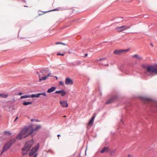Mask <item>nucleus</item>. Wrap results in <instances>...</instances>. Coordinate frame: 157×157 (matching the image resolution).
<instances>
[{
	"label": "nucleus",
	"instance_id": "obj_1",
	"mask_svg": "<svg viewBox=\"0 0 157 157\" xmlns=\"http://www.w3.org/2000/svg\"><path fill=\"white\" fill-rule=\"evenodd\" d=\"M141 67L143 68H145L146 69L144 71V73L147 74L149 73L150 75L148 76L151 77L154 76L153 73L157 75V63H154V65L151 64L147 65L143 64L141 65Z\"/></svg>",
	"mask_w": 157,
	"mask_h": 157
},
{
	"label": "nucleus",
	"instance_id": "obj_2",
	"mask_svg": "<svg viewBox=\"0 0 157 157\" xmlns=\"http://www.w3.org/2000/svg\"><path fill=\"white\" fill-rule=\"evenodd\" d=\"M138 98L143 101L151 102L149 106L150 110L153 112H157V103H154L152 99L143 96H139Z\"/></svg>",
	"mask_w": 157,
	"mask_h": 157
},
{
	"label": "nucleus",
	"instance_id": "obj_3",
	"mask_svg": "<svg viewBox=\"0 0 157 157\" xmlns=\"http://www.w3.org/2000/svg\"><path fill=\"white\" fill-rule=\"evenodd\" d=\"M32 128H33V124H30L23 128L17 135L16 139L19 140H21L24 134H25L28 131H29L30 128L31 129Z\"/></svg>",
	"mask_w": 157,
	"mask_h": 157
},
{
	"label": "nucleus",
	"instance_id": "obj_4",
	"mask_svg": "<svg viewBox=\"0 0 157 157\" xmlns=\"http://www.w3.org/2000/svg\"><path fill=\"white\" fill-rule=\"evenodd\" d=\"M16 141V140L14 138L10 139L8 142H6L4 145L1 151V155L5 151H7L10 147Z\"/></svg>",
	"mask_w": 157,
	"mask_h": 157
},
{
	"label": "nucleus",
	"instance_id": "obj_5",
	"mask_svg": "<svg viewBox=\"0 0 157 157\" xmlns=\"http://www.w3.org/2000/svg\"><path fill=\"white\" fill-rule=\"evenodd\" d=\"M34 141L33 139L26 141L23 147V150H26L29 151L30 150L31 147L33 145Z\"/></svg>",
	"mask_w": 157,
	"mask_h": 157
},
{
	"label": "nucleus",
	"instance_id": "obj_6",
	"mask_svg": "<svg viewBox=\"0 0 157 157\" xmlns=\"http://www.w3.org/2000/svg\"><path fill=\"white\" fill-rule=\"evenodd\" d=\"M40 147V144L39 143H38L37 144L33 147L29 153V156H33L34 153L37 152L38 151Z\"/></svg>",
	"mask_w": 157,
	"mask_h": 157
},
{
	"label": "nucleus",
	"instance_id": "obj_7",
	"mask_svg": "<svg viewBox=\"0 0 157 157\" xmlns=\"http://www.w3.org/2000/svg\"><path fill=\"white\" fill-rule=\"evenodd\" d=\"M119 97L117 95H115L112 96L105 103V105L110 104L114 102Z\"/></svg>",
	"mask_w": 157,
	"mask_h": 157
},
{
	"label": "nucleus",
	"instance_id": "obj_8",
	"mask_svg": "<svg viewBox=\"0 0 157 157\" xmlns=\"http://www.w3.org/2000/svg\"><path fill=\"white\" fill-rule=\"evenodd\" d=\"M65 82V84L67 85H73V80L69 77H67L66 78Z\"/></svg>",
	"mask_w": 157,
	"mask_h": 157
},
{
	"label": "nucleus",
	"instance_id": "obj_9",
	"mask_svg": "<svg viewBox=\"0 0 157 157\" xmlns=\"http://www.w3.org/2000/svg\"><path fill=\"white\" fill-rule=\"evenodd\" d=\"M55 93L57 94H60L62 96H64L67 94L66 92L64 90H56L55 92Z\"/></svg>",
	"mask_w": 157,
	"mask_h": 157
},
{
	"label": "nucleus",
	"instance_id": "obj_10",
	"mask_svg": "<svg viewBox=\"0 0 157 157\" xmlns=\"http://www.w3.org/2000/svg\"><path fill=\"white\" fill-rule=\"evenodd\" d=\"M110 149L108 147H104L103 148L102 150L101 151L100 153H103L105 152L108 153L110 152Z\"/></svg>",
	"mask_w": 157,
	"mask_h": 157
},
{
	"label": "nucleus",
	"instance_id": "obj_11",
	"mask_svg": "<svg viewBox=\"0 0 157 157\" xmlns=\"http://www.w3.org/2000/svg\"><path fill=\"white\" fill-rule=\"evenodd\" d=\"M60 105L63 107L67 108L68 106L67 101H60Z\"/></svg>",
	"mask_w": 157,
	"mask_h": 157
},
{
	"label": "nucleus",
	"instance_id": "obj_12",
	"mask_svg": "<svg viewBox=\"0 0 157 157\" xmlns=\"http://www.w3.org/2000/svg\"><path fill=\"white\" fill-rule=\"evenodd\" d=\"M113 53L117 55H120L123 54L122 49H116L113 51Z\"/></svg>",
	"mask_w": 157,
	"mask_h": 157
},
{
	"label": "nucleus",
	"instance_id": "obj_13",
	"mask_svg": "<svg viewBox=\"0 0 157 157\" xmlns=\"http://www.w3.org/2000/svg\"><path fill=\"white\" fill-rule=\"evenodd\" d=\"M56 87L55 86H52L48 89L47 92L48 93H51L54 91L56 90Z\"/></svg>",
	"mask_w": 157,
	"mask_h": 157
},
{
	"label": "nucleus",
	"instance_id": "obj_14",
	"mask_svg": "<svg viewBox=\"0 0 157 157\" xmlns=\"http://www.w3.org/2000/svg\"><path fill=\"white\" fill-rule=\"evenodd\" d=\"M95 115L93 116L90 120L89 121L88 124L90 125H91V126L93 125V122L94 120V119L95 117Z\"/></svg>",
	"mask_w": 157,
	"mask_h": 157
},
{
	"label": "nucleus",
	"instance_id": "obj_15",
	"mask_svg": "<svg viewBox=\"0 0 157 157\" xmlns=\"http://www.w3.org/2000/svg\"><path fill=\"white\" fill-rule=\"evenodd\" d=\"M40 71L41 73H46L47 72L50 71L49 70L47 69V68H42L41 70H40Z\"/></svg>",
	"mask_w": 157,
	"mask_h": 157
},
{
	"label": "nucleus",
	"instance_id": "obj_16",
	"mask_svg": "<svg viewBox=\"0 0 157 157\" xmlns=\"http://www.w3.org/2000/svg\"><path fill=\"white\" fill-rule=\"evenodd\" d=\"M4 135L10 136L11 137H12L13 136V135H12V133L11 132L8 131H4Z\"/></svg>",
	"mask_w": 157,
	"mask_h": 157
},
{
	"label": "nucleus",
	"instance_id": "obj_17",
	"mask_svg": "<svg viewBox=\"0 0 157 157\" xmlns=\"http://www.w3.org/2000/svg\"><path fill=\"white\" fill-rule=\"evenodd\" d=\"M123 27L122 26L118 27L116 28L115 29L118 32H120L124 31L123 29Z\"/></svg>",
	"mask_w": 157,
	"mask_h": 157
},
{
	"label": "nucleus",
	"instance_id": "obj_18",
	"mask_svg": "<svg viewBox=\"0 0 157 157\" xmlns=\"http://www.w3.org/2000/svg\"><path fill=\"white\" fill-rule=\"evenodd\" d=\"M33 102L31 101H23L22 103L23 105L24 106H27L29 105H31Z\"/></svg>",
	"mask_w": 157,
	"mask_h": 157
},
{
	"label": "nucleus",
	"instance_id": "obj_19",
	"mask_svg": "<svg viewBox=\"0 0 157 157\" xmlns=\"http://www.w3.org/2000/svg\"><path fill=\"white\" fill-rule=\"evenodd\" d=\"M38 94L39 98H42L43 97V96L44 97H46L47 96L45 92L38 93Z\"/></svg>",
	"mask_w": 157,
	"mask_h": 157
},
{
	"label": "nucleus",
	"instance_id": "obj_20",
	"mask_svg": "<svg viewBox=\"0 0 157 157\" xmlns=\"http://www.w3.org/2000/svg\"><path fill=\"white\" fill-rule=\"evenodd\" d=\"M8 96L7 94H5L4 93L0 94V97L2 98H6Z\"/></svg>",
	"mask_w": 157,
	"mask_h": 157
},
{
	"label": "nucleus",
	"instance_id": "obj_21",
	"mask_svg": "<svg viewBox=\"0 0 157 157\" xmlns=\"http://www.w3.org/2000/svg\"><path fill=\"white\" fill-rule=\"evenodd\" d=\"M31 134L28 131L27 132H26L25 134H24V135L22 136V138H27L28 136H30V134Z\"/></svg>",
	"mask_w": 157,
	"mask_h": 157
},
{
	"label": "nucleus",
	"instance_id": "obj_22",
	"mask_svg": "<svg viewBox=\"0 0 157 157\" xmlns=\"http://www.w3.org/2000/svg\"><path fill=\"white\" fill-rule=\"evenodd\" d=\"M132 25H122V26L123 27V29L124 30H126L128 29H129L130 28L131 26Z\"/></svg>",
	"mask_w": 157,
	"mask_h": 157
},
{
	"label": "nucleus",
	"instance_id": "obj_23",
	"mask_svg": "<svg viewBox=\"0 0 157 157\" xmlns=\"http://www.w3.org/2000/svg\"><path fill=\"white\" fill-rule=\"evenodd\" d=\"M39 82H41L42 80H44V81L47 78L46 76H45L44 77H42L41 78L40 77H40H39Z\"/></svg>",
	"mask_w": 157,
	"mask_h": 157
},
{
	"label": "nucleus",
	"instance_id": "obj_24",
	"mask_svg": "<svg viewBox=\"0 0 157 157\" xmlns=\"http://www.w3.org/2000/svg\"><path fill=\"white\" fill-rule=\"evenodd\" d=\"M133 58H137L139 60H140L141 59V58L137 54H135L133 55L132 56Z\"/></svg>",
	"mask_w": 157,
	"mask_h": 157
},
{
	"label": "nucleus",
	"instance_id": "obj_25",
	"mask_svg": "<svg viewBox=\"0 0 157 157\" xmlns=\"http://www.w3.org/2000/svg\"><path fill=\"white\" fill-rule=\"evenodd\" d=\"M23 147L21 149L22 154L23 155H25L27 154L28 151H26V150H23Z\"/></svg>",
	"mask_w": 157,
	"mask_h": 157
},
{
	"label": "nucleus",
	"instance_id": "obj_26",
	"mask_svg": "<svg viewBox=\"0 0 157 157\" xmlns=\"http://www.w3.org/2000/svg\"><path fill=\"white\" fill-rule=\"evenodd\" d=\"M116 149H113L112 150H111L110 152V155H113L116 152Z\"/></svg>",
	"mask_w": 157,
	"mask_h": 157
},
{
	"label": "nucleus",
	"instance_id": "obj_27",
	"mask_svg": "<svg viewBox=\"0 0 157 157\" xmlns=\"http://www.w3.org/2000/svg\"><path fill=\"white\" fill-rule=\"evenodd\" d=\"M36 130L35 129V128H32L30 130H29V132L31 134H32V133H33V132H35L36 131Z\"/></svg>",
	"mask_w": 157,
	"mask_h": 157
},
{
	"label": "nucleus",
	"instance_id": "obj_28",
	"mask_svg": "<svg viewBox=\"0 0 157 157\" xmlns=\"http://www.w3.org/2000/svg\"><path fill=\"white\" fill-rule=\"evenodd\" d=\"M68 64L69 65L73 67H75L76 66V63L75 62H69L68 63Z\"/></svg>",
	"mask_w": 157,
	"mask_h": 157
},
{
	"label": "nucleus",
	"instance_id": "obj_29",
	"mask_svg": "<svg viewBox=\"0 0 157 157\" xmlns=\"http://www.w3.org/2000/svg\"><path fill=\"white\" fill-rule=\"evenodd\" d=\"M28 98V95L27 94H26V95H24L21 96L20 97V99H24V98Z\"/></svg>",
	"mask_w": 157,
	"mask_h": 157
},
{
	"label": "nucleus",
	"instance_id": "obj_30",
	"mask_svg": "<svg viewBox=\"0 0 157 157\" xmlns=\"http://www.w3.org/2000/svg\"><path fill=\"white\" fill-rule=\"evenodd\" d=\"M41 126L40 125H37L35 128L36 131L38 130L39 129L41 128Z\"/></svg>",
	"mask_w": 157,
	"mask_h": 157
},
{
	"label": "nucleus",
	"instance_id": "obj_31",
	"mask_svg": "<svg viewBox=\"0 0 157 157\" xmlns=\"http://www.w3.org/2000/svg\"><path fill=\"white\" fill-rule=\"evenodd\" d=\"M129 50L130 49L129 48H128L126 49H122L123 54H124L126 52H128Z\"/></svg>",
	"mask_w": 157,
	"mask_h": 157
},
{
	"label": "nucleus",
	"instance_id": "obj_32",
	"mask_svg": "<svg viewBox=\"0 0 157 157\" xmlns=\"http://www.w3.org/2000/svg\"><path fill=\"white\" fill-rule=\"evenodd\" d=\"M33 98H39L38 96V93L36 94H33Z\"/></svg>",
	"mask_w": 157,
	"mask_h": 157
},
{
	"label": "nucleus",
	"instance_id": "obj_33",
	"mask_svg": "<svg viewBox=\"0 0 157 157\" xmlns=\"http://www.w3.org/2000/svg\"><path fill=\"white\" fill-rule=\"evenodd\" d=\"M56 45L59 44H63V45H66V44L64 43H63V42H56Z\"/></svg>",
	"mask_w": 157,
	"mask_h": 157
},
{
	"label": "nucleus",
	"instance_id": "obj_34",
	"mask_svg": "<svg viewBox=\"0 0 157 157\" xmlns=\"http://www.w3.org/2000/svg\"><path fill=\"white\" fill-rule=\"evenodd\" d=\"M51 11H52V10H48V11H42V12L43 13H39V16H40V15H43V14H44V13H48V12H51Z\"/></svg>",
	"mask_w": 157,
	"mask_h": 157
},
{
	"label": "nucleus",
	"instance_id": "obj_35",
	"mask_svg": "<svg viewBox=\"0 0 157 157\" xmlns=\"http://www.w3.org/2000/svg\"><path fill=\"white\" fill-rule=\"evenodd\" d=\"M73 52V50L71 49H69L68 52H67V53L69 54H72Z\"/></svg>",
	"mask_w": 157,
	"mask_h": 157
},
{
	"label": "nucleus",
	"instance_id": "obj_36",
	"mask_svg": "<svg viewBox=\"0 0 157 157\" xmlns=\"http://www.w3.org/2000/svg\"><path fill=\"white\" fill-rule=\"evenodd\" d=\"M64 53H61L60 52H58L57 54V56H64Z\"/></svg>",
	"mask_w": 157,
	"mask_h": 157
},
{
	"label": "nucleus",
	"instance_id": "obj_37",
	"mask_svg": "<svg viewBox=\"0 0 157 157\" xmlns=\"http://www.w3.org/2000/svg\"><path fill=\"white\" fill-rule=\"evenodd\" d=\"M59 84L62 86H64V84L63 82L61 81L59 82Z\"/></svg>",
	"mask_w": 157,
	"mask_h": 157
},
{
	"label": "nucleus",
	"instance_id": "obj_38",
	"mask_svg": "<svg viewBox=\"0 0 157 157\" xmlns=\"http://www.w3.org/2000/svg\"><path fill=\"white\" fill-rule=\"evenodd\" d=\"M76 63V66H78L81 64V62L80 61H78L77 62V61H76L75 62Z\"/></svg>",
	"mask_w": 157,
	"mask_h": 157
},
{
	"label": "nucleus",
	"instance_id": "obj_39",
	"mask_svg": "<svg viewBox=\"0 0 157 157\" xmlns=\"http://www.w3.org/2000/svg\"><path fill=\"white\" fill-rule=\"evenodd\" d=\"M36 134V133L33 132V133H32V134H30V136L31 137H34Z\"/></svg>",
	"mask_w": 157,
	"mask_h": 157
},
{
	"label": "nucleus",
	"instance_id": "obj_40",
	"mask_svg": "<svg viewBox=\"0 0 157 157\" xmlns=\"http://www.w3.org/2000/svg\"><path fill=\"white\" fill-rule=\"evenodd\" d=\"M23 93L21 92H19L17 93L16 94L17 95H21L23 94Z\"/></svg>",
	"mask_w": 157,
	"mask_h": 157
},
{
	"label": "nucleus",
	"instance_id": "obj_41",
	"mask_svg": "<svg viewBox=\"0 0 157 157\" xmlns=\"http://www.w3.org/2000/svg\"><path fill=\"white\" fill-rule=\"evenodd\" d=\"M28 98H33V94L30 95H28Z\"/></svg>",
	"mask_w": 157,
	"mask_h": 157
},
{
	"label": "nucleus",
	"instance_id": "obj_42",
	"mask_svg": "<svg viewBox=\"0 0 157 157\" xmlns=\"http://www.w3.org/2000/svg\"><path fill=\"white\" fill-rule=\"evenodd\" d=\"M106 59L105 58H100V59H99L98 60V61H102L103 60H105Z\"/></svg>",
	"mask_w": 157,
	"mask_h": 157
},
{
	"label": "nucleus",
	"instance_id": "obj_43",
	"mask_svg": "<svg viewBox=\"0 0 157 157\" xmlns=\"http://www.w3.org/2000/svg\"><path fill=\"white\" fill-rule=\"evenodd\" d=\"M38 155V153L37 152H36L35 153H34V155H33V157H37V155Z\"/></svg>",
	"mask_w": 157,
	"mask_h": 157
},
{
	"label": "nucleus",
	"instance_id": "obj_44",
	"mask_svg": "<svg viewBox=\"0 0 157 157\" xmlns=\"http://www.w3.org/2000/svg\"><path fill=\"white\" fill-rule=\"evenodd\" d=\"M50 72L48 74H47V75H45L46 76V77L47 78L48 77H49V76H50V75L51 74V73L50 72V71H49Z\"/></svg>",
	"mask_w": 157,
	"mask_h": 157
},
{
	"label": "nucleus",
	"instance_id": "obj_45",
	"mask_svg": "<svg viewBox=\"0 0 157 157\" xmlns=\"http://www.w3.org/2000/svg\"><path fill=\"white\" fill-rule=\"evenodd\" d=\"M2 144V141L1 140V139L0 138V147L1 146Z\"/></svg>",
	"mask_w": 157,
	"mask_h": 157
},
{
	"label": "nucleus",
	"instance_id": "obj_46",
	"mask_svg": "<svg viewBox=\"0 0 157 157\" xmlns=\"http://www.w3.org/2000/svg\"><path fill=\"white\" fill-rule=\"evenodd\" d=\"M36 73L38 75H39V77H40V75L39 74V72L38 71H36Z\"/></svg>",
	"mask_w": 157,
	"mask_h": 157
},
{
	"label": "nucleus",
	"instance_id": "obj_47",
	"mask_svg": "<svg viewBox=\"0 0 157 157\" xmlns=\"http://www.w3.org/2000/svg\"><path fill=\"white\" fill-rule=\"evenodd\" d=\"M52 10V11H58V10H59L57 8H56V9H53V10Z\"/></svg>",
	"mask_w": 157,
	"mask_h": 157
},
{
	"label": "nucleus",
	"instance_id": "obj_48",
	"mask_svg": "<svg viewBox=\"0 0 157 157\" xmlns=\"http://www.w3.org/2000/svg\"><path fill=\"white\" fill-rule=\"evenodd\" d=\"M88 54L87 53H86L84 55V56H83V57H86L88 56Z\"/></svg>",
	"mask_w": 157,
	"mask_h": 157
},
{
	"label": "nucleus",
	"instance_id": "obj_49",
	"mask_svg": "<svg viewBox=\"0 0 157 157\" xmlns=\"http://www.w3.org/2000/svg\"><path fill=\"white\" fill-rule=\"evenodd\" d=\"M18 117H17V116L16 117L15 119L14 120V122H15V121H16V120H17L18 119Z\"/></svg>",
	"mask_w": 157,
	"mask_h": 157
},
{
	"label": "nucleus",
	"instance_id": "obj_50",
	"mask_svg": "<svg viewBox=\"0 0 157 157\" xmlns=\"http://www.w3.org/2000/svg\"><path fill=\"white\" fill-rule=\"evenodd\" d=\"M35 120V119H32L31 120V122H33Z\"/></svg>",
	"mask_w": 157,
	"mask_h": 157
},
{
	"label": "nucleus",
	"instance_id": "obj_51",
	"mask_svg": "<svg viewBox=\"0 0 157 157\" xmlns=\"http://www.w3.org/2000/svg\"><path fill=\"white\" fill-rule=\"evenodd\" d=\"M61 135L60 134H58L57 135V136L58 137V139H59V137Z\"/></svg>",
	"mask_w": 157,
	"mask_h": 157
},
{
	"label": "nucleus",
	"instance_id": "obj_52",
	"mask_svg": "<svg viewBox=\"0 0 157 157\" xmlns=\"http://www.w3.org/2000/svg\"><path fill=\"white\" fill-rule=\"evenodd\" d=\"M150 45H151V46H152V47H153V44H152V43H151L150 44Z\"/></svg>",
	"mask_w": 157,
	"mask_h": 157
},
{
	"label": "nucleus",
	"instance_id": "obj_53",
	"mask_svg": "<svg viewBox=\"0 0 157 157\" xmlns=\"http://www.w3.org/2000/svg\"><path fill=\"white\" fill-rule=\"evenodd\" d=\"M36 122H40V121L38 119H36L35 120Z\"/></svg>",
	"mask_w": 157,
	"mask_h": 157
},
{
	"label": "nucleus",
	"instance_id": "obj_54",
	"mask_svg": "<svg viewBox=\"0 0 157 157\" xmlns=\"http://www.w3.org/2000/svg\"><path fill=\"white\" fill-rule=\"evenodd\" d=\"M121 121L122 122V123L123 124H124V122L122 121V119H121Z\"/></svg>",
	"mask_w": 157,
	"mask_h": 157
},
{
	"label": "nucleus",
	"instance_id": "obj_55",
	"mask_svg": "<svg viewBox=\"0 0 157 157\" xmlns=\"http://www.w3.org/2000/svg\"><path fill=\"white\" fill-rule=\"evenodd\" d=\"M102 64L104 65H108V64H103L102 63H101Z\"/></svg>",
	"mask_w": 157,
	"mask_h": 157
},
{
	"label": "nucleus",
	"instance_id": "obj_56",
	"mask_svg": "<svg viewBox=\"0 0 157 157\" xmlns=\"http://www.w3.org/2000/svg\"><path fill=\"white\" fill-rule=\"evenodd\" d=\"M111 133L112 134H114L115 133L111 132Z\"/></svg>",
	"mask_w": 157,
	"mask_h": 157
},
{
	"label": "nucleus",
	"instance_id": "obj_57",
	"mask_svg": "<svg viewBox=\"0 0 157 157\" xmlns=\"http://www.w3.org/2000/svg\"><path fill=\"white\" fill-rule=\"evenodd\" d=\"M100 94L101 95H102V93L101 92H100Z\"/></svg>",
	"mask_w": 157,
	"mask_h": 157
},
{
	"label": "nucleus",
	"instance_id": "obj_58",
	"mask_svg": "<svg viewBox=\"0 0 157 157\" xmlns=\"http://www.w3.org/2000/svg\"><path fill=\"white\" fill-rule=\"evenodd\" d=\"M23 1H24V2L25 3H26V1H25V0H23Z\"/></svg>",
	"mask_w": 157,
	"mask_h": 157
},
{
	"label": "nucleus",
	"instance_id": "obj_59",
	"mask_svg": "<svg viewBox=\"0 0 157 157\" xmlns=\"http://www.w3.org/2000/svg\"><path fill=\"white\" fill-rule=\"evenodd\" d=\"M131 157V155H128V157Z\"/></svg>",
	"mask_w": 157,
	"mask_h": 157
},
{
	"label": "nucleus",
	"instance_id": "obj_60",
	"mask_svg": "<svg viewBox=\"0 0 157 157\" xmlns=\"http://www.w3.org/2000/svg\"><path fill=\"white\" fill-rule=\"evenodd\" d=\"M24 7H28V6H25V5L24 6Z\"/></svg>",
	"mask_w": 157,
	"mask_h": 157
},
{
	"label": "nucleus",
	"instance_id": "obj_61",
	"mask_svg": "<svg viewBox=\"0 0 157 157\" xmlns=\"http://www.w3.org/2000/svg\"><path fill=\"white\" fill-rule=\"evenodd\" d=\"M67 27V26H65L64 27H63V28H62V29H63V28H66V27Z\"/></svg>",
	"mask_w": 157,
	"mask_h": 157
},
{
	"label": "nucleus",
	"instance_id": "obj_62",
	"mask_svg": "<svg viewBox=\"0 0 157 157\" xmlns=\"http://www.w3.org/2000/svg\"><path fill=\"white\" fill-rule=\"evenodd\" d=\"M24 37H23V38L21 37V38H20L21 39H24Z\"/></svg>",
	"mask_w": 157,
	"mask_h": 157
},
{
	"label": "nucleus",
	"instance_id": "obj_63",
	"mask_svg": "<svg viewBox=\"0 0 157 157\" xmlns=\"http://www.w3.org/2000/svg\"><path fill=\"white\" fill-rule=\"evenodd\" d=\"M13 109H14V107H13Z\"/></svg>",
	"mask_w": 157,
	"mask_h": 157
},
{
	"label": "nucleus",
	"instance_id": "obj_64",
	"mask_svg": "<svg viewBox=\"0 0 157 157\" xmlns=\"http://www.w3.org/2000/svg\"><path fill=\"white\" fill-rule=\"evenodd\" d=\"M39 11H41L40 10H39Z\"/></svg>",
	"mask_w": 157,
	"mask_h": 157
}]
</instances>
